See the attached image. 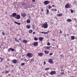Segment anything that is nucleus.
Here are the masks:
<instances>
[{"mask_svg": "<svg viewBox=\"0 0 77 77\" xmlns=\"http://www.w3.org/2000/svg\"><path fill=\"white\" fill-rule=\"evenodd\" d=\"M48 23L47 22H46L44 23L43 24L42 27L44 28V29H47V28H48Z\"/></svg>", "mask_w": 77, "mask_h": 77, "instance_id": "f257e3e1", "label": "nucleus"}, {"mask_svg": "<svg viewBox=\"0 0 77 77\" xmlns=\"http://www.w3.org/2000/svg\"><path fill=\"white\" fill-rule=\"evenodd\" d=\"M20 18H21V16L20 15L18 14L17 15L16 17H15V19H17V20H19V19H20Z\"/></svg>", "mask_w": 77, "mask_h": 77, "instance_id": "f03ea898", "label": "nucleus"}, {"mask_svg": "<svg viewBox=\"0 0 77 77\" xmlns=\"http://www.w3.org/2000/svg\"><path fill=\"white\" fill-rule=\"evenodd\" d=\"M26 55L29 58L30 57H32V53H28L26 54Z\"/></svg>", "mask_w": 77, "mask_h": 77, "instance_id": "7ed1b4c3", "label": "nucleus"}, {"mask_svg": "<svg viewBox=\"0 0 77 77\" xmlns=\"http://www.w3.org/2000/svg\"><path fill=\"white\" fill-rule=\"evenodd\" d=\"M50 1H45L44 2V4L45 5L50 4Z\"/></svg>", "mask_w": 77, "mask_h": 77, "instance_id": "20e7f679", "label": "nucleus"}, {"mask_svg": "<svg viewBox=\"0 0 77 77\" xmlns=\"http://www.w3.org/2000/svg\"><path fill=\"white\" fill-rule=\"evenodd\" d=\"M17 14L16 13H14L11 14V16L12 17H14L15 18V17L17 16Z\"/></svg>", "mask_w": 77, "mask_h": 77, "instance_id": "39448f33", "label": "nucleus"}, {"mask_svg": "<svg viewBox=\"0 0 77 77\" xmlns=\"http://www.w3.org/2000/svg\"><path fill=\"white\" fill-rule=\"evenodd\" d=\"M56 72L55 71H52L50 73H49V74L51 75H53L54 74H56Z\"/></svg>", "mask_w": 77, "mask_h": 77, "instance_id": "423d86ee", "label": "nucleus"}, {"mask_svg": "<svg viewBox=\"0 0 77 77\" xmlns=\"http://www.w3.org/2000/svg\"><path fill=\"white\" fill-rule=\"evenodd\" d=\"M11 50L12 51H14V49L12 48H9L8 49V52H9L10 51H11Z\"/></svg>", "mask_w": 77, "mask_h": 77, "instance_id": "0eeeda50", "label": "nucleus"}, {"mask_svg": "<svg viewBox=\"0 0 77 77\" xmlns=\"http://www.w3.org/2000/svg\"><path fill=\"white\" fill-rule=\"evenodd\" d=\"M11 50L12 51H14V49L12 48H9L8 49V52H9L10 51H11Z\"/></svg>", "mask_w": 77, "mask_h": 77, "instance_id": "6e6552de", "label": "nucleus"}, {"mask_svg": "<svg viewBox=\"0 0 77 77\" xmlns=\"http://www.w3.org/2000/svg\"><path fill=\"white\" fill-rule=\"evenodd\" d=\"M12 62L13 63H14V64H16L17 63V60L16 59H14L13 60H12Z\"/></svg>", "mask_w": 77, "mask_h": 77, "instance_id": "1a4fd4ad", "label": "nucleus"}, {"mask_svg": "<svg viewBox=\"0 0 77 77\" xmlns=\"http://www.w3.org/2000/svg\"><path fill=\"white\" fill-rule=\"evenodd\" d=\"M33 45L34 46H38V43L37 42H35L33 43Z\"/></svg>", "mask_w": 77, "mask_h": 77, "instance_id": "9d476101", "label": "nucleus"}, {"mask_svg": "<svg viewBox=\"0 0 77 77\" xmlns=\"http://www.w3.org/2000/svg\"><path fill=\"white\" fill-rule=\"evenodd\" d=\"M38 54L39 55L40 57H42L43 56V53H38Z\"/></svg>", "mask_w": 77, "mask_h": 77, "instance_id": "9b49d317", "label": "nucleus"}, {"mask_svg": "<svg viewBox=\"0 0 77 77\" xmlns=\"http://www.w3.org/2000/svg\"><path fill=\"white\" fill-rule=\"evenodd\" d=\"M49 63H53V59H51L48 61Z\"/></svg>", "mask_w": 77, "mask_h": 77, "instance_id": "f8f14e48", "label": "nucleus"}, {"mask_svg": "<svg viewBox=\"0 0 77 77\" xmlns=\"http://www.w3.org/2000/svg\"><path fill=\"white\" fill-rule=\"evenodd\" d=\"M44 52L45 54H48L49 53V51L46 50H44Z\"/></svg>", "mask_w": 77, "mask_h": 77, "instance_id": "ddd939ff", "label": "nucleus"}, {"mask_svg": "<svg viewBox=\"0 0 77 77\" xmlns=\"http://www.w3.org/2000/svg\"><path fill=\"white\" fill-rule=\"evenodd\" d=\"M21 16L23 17H25L26 16V14L25 13H22L21 14Z\"/></svg>", "mask_w": 77, "mask_h": 77, "instance_id": "4468645a", "label": "nucleus"}, {"mask_svg": "<svg viewBox=\"0 0 77 77\" xmlns=\"http://www.w3.org/2000/svg\"><path fill=\"white\" fill-rule=\"evenodd\" d=\"M38 40L40 41H42L43 40V37H40L38 38Z\"/></svg>", "mask_w": 77, "mask_h": 77, "instance_id": "2eb2a0df", "label": "nucleus"}, {"mask_svg": "<svg viewBox=\"0 0 77 77\" xmlns=\"http://www.w3.org/2000/svg\"><path fill=\"white\" fill-rule=\"evenodd\" d=\"M69 4H66V6H65V8L66 9H67V8H69Z\"/></svg>", "mask_w": 77, "mask_h": 77, "instance_id": "dca6fc26", "label": "nucleus"}, {"mask_svg": "<svg viewBox=\"0 0 77 77\" xmlns=\"http://www.w3.org/2000/svg\"><path fill=\"white\" fill-rule=\"evenodd\" d=\"M14 23L15 24H17V25H21V23H18V22L17 21H15L14 22Z\"/></svg>", "mask_w": 77, "mask_h": 77, "instance_id": "f3484780", "label": "nucleus"}, {"mask_svg": "<svg viewBox=\"0 0 77 77\" xmlns=\"http://www.w3.org/2000/svg\"><path fill=\"white\" fill-rule=\"evenodd\" d=\"M23 43H25L26 44V43H27V42H28V41L26 40H23Z\"/></svg>", "mask_w": 77, "mask_h": 77, "instance_id": "a211bd4d", "label": "nucleus"}, {"mask_svg": "<svg viewBox=\"0 0 77 77\" xmlns=\"http://www.w3.org/2000/svg\"><path fill=\"white\" fill-rule=\"evenodd\" d=\"M49 32H50V31H48V32H40V33H44V34H47V33H48Z\"/></svg>", "mask_w": 77, "mask_h": 77, "instance_id": "6ab92c4d", "label": "nucleus"}, {"mask_svg": "<svg viewBox=\"0 0 77 77\" xmlns=\"http://www.w3.org/2000/svg\"><path fill=\"white\" fill-rule=\"evenodd\" d=\"M63 15V14L62 13H61L60 14H57V17H61Z\"/></svg>", "mask_w": 77, "mask_h": 77, "instance_id": "aec40b11", "label": "nucleus"}, {"mask_svg": "<svg viewBox=\"0 0 77 77\" xmlns=\"http://www.w3.org/2000/svg\"><path fill=\"white\" fill-rule=\"evenodd\" d=\"M32 32H33V30L32 29H30L29 30V33H30V34H31V33H32Z\"/></svg>", "mask_w": 77, "mask_h": 77, "instance_id": "412c9836", "label": "nucleus"}, {"mask_svg": "<svg viewBox=\"0 0 77 77\" xmlns=\"http://www.w3.org/2000/svg\"><path fill=\"white\" fill-rule=\"evenodd\" d=\"M14 39L15 40V42H19V41H18V40L17 39V38L15 37Z\"/></svg>", "mask_w": 77, "mask_h": 77, "instance_id": "4be33fe9", "label": "nucleus"}, {"mask_svg": "<svg viewBox=\"0 0 77 77\" xmlns=\"http://www.w3.org/2000/svg\"><path fill=\"white\" fill-rule=\"evenodd\" d=\"M67 22H70L72 21V20L71 19H68L67 20Z\"/></svg>", "mask_w": 77, "mask_h": 77, "instance_id": "5701e85b", "label": "nucleus"}, {"mask_svg": "<svg viewBox=\"0 0 77 77\" xmlns=\"http://www.w3.org/2000/svg\"><path fill=\"white\" fill-rule=\"evenodd\" d=\"M51 11H57V9H51Z\"/></svg>", "mask_w": 77, "mask_h": 77, "instance_id": "b1692460", "label": "nucleus"}, {"mask_svg": "<svg viewBox=\"0 0 77 77\" xmlns=\"http://www.w3.org/2000/svg\"><path fill=\"white\" fill-rule=\"evenodd\" d=\"M46 48L47 49H50V47L47 46L46 47L45 46L44 47V48Z\"/></svg>", "mask_w": 77, "mask_h": 77, "instance_id": "393cba45", "label": "nucleus"}, {"mask_svg": "<svg viewBox=\"0 0 77 77\" xmlns=\"http://www.w3.org/2000/svg\"><path fill=\"white\" fill-rule=\"evenodd\" d=\"M71 39L72 40H74V39H75V37L74 36H71Z\"/></svg>", "mask_w": 77, "mask_h": 77, "instance_id": "a878e982", "label": "nucleus"}, {"mask_svg": "<svg viewBox=\"0 0 77 77\" xmlns=\"http://www.w3.org/2000/svg\"><path fill=\"white\" fill-rule=\"evenodd\" d=\"M26 28L27 29H30V26H29V25H27L26 26Z\"/></svg>", "mask_w": 77, "mask_h": 77, "instance_id": "bb28decb", "label": "nucleus"}, {"mask_svg": "<svg viewBox=\"0 0 77 77\" xmlns=\"http://www.w3.org/2000/svg\"><path fill=\"white\" fill-rule=\"evenodd\" d=\"M46 14H49V10L48 9H47Z\"/></svg>", "mask_w": 77, "mask_h": 77, "instance_id": "cd10ccee", "label": "nucleus"}, {"mask_svg": "<svg viewBox=\"0 0 77 77\" xmlns=\"http://www.w3.org/2000/svg\"><path fill=\"white\" fill-rule=\"evenodd\" d=\"M26 22L28 23H30V21L29 20H27Z\"/></svg>", "mask_w": 77, "mask_h": 77, "instance_id": "c85d7f7f", "label": "nucleus"}, {"mask_svg": "<svg viewBox=\"0 0 77 77\" xmlns=\"http://www.w3.org/2000/svg\"><path fill=\"white\" fill-rule=\"evenodd\" d=\"M34 40L35 41H38V38L36 37H35L34 38Z\"/></svg>", "mask_w": 77, "mask_h": 77, "instance_id": "c756f323", "label": "nucleus"}, {"mask_svg": "<svg viewBox=\"0 0 77 77\" xmlns=\"http://www.w3.org/2000/svg\"><path fill=\"white\" fill-rule=\"evenodd\" d=\"M2 61H3L2 58H1V57H0V62H2Z\"/></svg>", "mask_w": 77, "mask_h": 77, "instance_id": "7c9ffc66", "label": "nucleus"}, {"mask_svg": "<svg viewBox=\"0 0 77 77\" xmlns=\"http://www.w3.org/2000/svg\"><path fill=\"white\" fill-rule=\"evenodd\" d=\"M9 72V71L7 70L5 71V74H8V73Z\"/></svg>", "mask_w": 77, "mask_h": 77, "instance_id": "2f4dec72", "label": "nucleus"}, {"mask_svg": "<svg viewBox=\"0 0 77 77\" xmlns=\"http://www.w3.org/2000/svg\"><path fill=\"white\" fill-rule=\"evenodd\" d=\"M60 74H62V75H65V73H64V72H61L60 73Z\"/></svg>", "mask_w": 77, "mask_h": 77, "instance_id": "473e14b6", "label": "nucleus"}, {"mask_svg": "<svg viewBox=\"0 0 77 77\" xmlns=\"http://www.w3.org/2000/svg\"><path fill=\"white\" fill-rule=\"evenodd\" d=\"M70 11H71V13H73V12H74V11H73V10H72V9H70Z\"/></svg>", "mask_w": 77, "mask_h": 77, "instance_id": "72a5a7b5", "label": "nucleus"}, {"mask_svg": "<svg viewBox=\"0 0 77 77\" xmlns=\"http://www.w3.org/2000/svg\"><path fill=\"white\" fill-rule=\"evenodd\" d=\"M51 8V5H49L48 6V8L49 9H50Z\"/></svg>", "mask_w": 77, "mask_h": 77, "instance_id": "f704fd0d", "label": "nucleus"}, {"mask_svg": "<svg viewBox=\"0 0 77 77\" xmlns=\"http://www.w3.org/2000/svg\"><path fill=\"white\" fill-rule=\"evenodd\" d=\"M2 35L3 36H4V35H5V32H4V31H2Z\"/></svg>", "mask_w": 77, "mask_h": 77, "instance_id": "c9c22d12", "label": "nucleus"}, {"mask_svg": "<svg viewBox=\"0 0 77 77\" xmlns=\"http://www.w3.org/2000/svg\"><path fill=\"white\" fill-rule=\"evenodd\" d=\"M25 65V63H21V65L22 66H24V65Z\"/></svg>", "mask_w": 77, "mask_h": 77, "instance_id": "e433bc0d", "label": "nucleus"}, {"mask_svg": "<svg viewBox=\"0 0 77 77\" xmlns=\"http://www.w3.org/2000/svg\"><path fill=\"white\" fill-rule=\"evenodd\" d=\"M49 69H50V68H46L45 69V70H49Z\"/></svg>", "mask_w": 77, "mask_h": 77, "instance_id": "4c0bfd02", "label": "nucleus"}, {"mask_svg": "<svg viewBox=\"0 0 77 77\" xmlns=\"http://www.w3.org/2000/svg\"><path fill=\"white\" fill-rule=\"evenodd\" d=\"M47 45L48 46L50 45V42H48L47 43Z\"/></svg>", "mask_w": 77, "mask_h": 77, "instance_id": "58836bf2", "label": "nucleus"}, {"mask_svg": "<svg viewBox=\"0 0 77 77\" xmlns=\"http://www.w3.org/2000/svg\"><path fill=\"white\" fill-rule=\"evenodd\" d=\"M72 20H74V21H76L77 20V19H76L75 18H73L72 19Z\"/></svg>", "mask_w": 77, "mask_h": 77, "instance_id": "ea45409f", "label": "nucleus"}, {"mask_svg": "<svg viewBox=\"0 0 77 77\" xmlns=\"http://www.w3.org/2000/svg\"><path fill=\"white\" fill-rule=\"evenodd\" d=\"M60 32H59V33H62V32L61 30L60 29Z\"/></svg>", "mask_w": 77, "mask_h": 77, "instance_id": "a19ab883", "label": "nucleus"}, {"mask_svg": "<svg viewBox=\"0 0 77 77\" xmlns=\"http://www.w3.org/2000/svg\"><path fill=\"white\" fill-rule=\"evenodd\" d=\"M49 55L50 56H51V55H53V53H51L49 54Z\"/></svg>", "mask_w": 77, "mask_h": 77, "instance_id": "79ce46f5", "label": "nucleus"}, {"mask_svg": "<svg viewBox=\"0 0 77 77\" xmlns=\"http://www.w3.org/2000/svg\"><path fill=\"white\" fill-rule=\"evenodd\" d=\"M44 63L43 64V65H45V64H46V62H44Z\"/></svg>", "mask_w": 77, "mask_h": 77, "instance_id": "37998d69", "label": "nucleus"}, {"mask_svg": "<svg viewBox=\"0 0 77 77\" xmlns=\"http://www.w3.org/2000/svg\"><path fill=\"white\" fill-rule=\"evenodd\" d=\"M60 71L61 72H63V69H60Z\"/></svg>", "mask_w": 77, "mask_h": 77, "instance_id": "c03bdc74", "label": "nucleus"}, {"mask_svg": "<svg viewBox=\"0 0 77 77\" xmlns=\"http://www.w3.org/2000/svg\"><path fill=\"white\" fill-rule=\"evenodd\" d=\"M32 33H33V35H35V34L36 33L35 32H33Z\"/></svg>", "mask_w": 77, "mask_h": 77, "instance_id": "a18cd8bd", "label": "nucleus"}, {"mask_svg": "<svg viewBox=\"0 0 77 77\" xmlns=\"http://www.w3.org/2000/svg\"><path fill=\"white\" fill-rule=\"evenodd\" d=\"M7 60H8V61H10L11 60L9 59V58H8Z\"/></svg>", "mask_w": 77, "mask_h": 77, "instance_id": "49530a36", "label": "nucleus"}, {"mask_svg": "<svg viewBox=\"0 0 77 77\" xmlns=\"http://www.w3.org/2000/svg\"><path fill=\"white\" fill-rule=\"evenodd\" d=\"M35 2V0H32V2Z\"/></svg>", "mask_w": 77, "mask_h": 77, "instance_id": "de8ad7c7", "label": "nucleus"}, {"mask_svg": "<svg viewBox=\"0 0 77 77\" xmlns=\"http://www.w3.org/2000/svg\"><path fill=\"white\" fill-rule=\"evenodd\" d=\"M41 11H42V12H43V11H44V10L43 9H42L41 10Z\"/></svg>", "mask_w": 77, "mask_h": 77, "instance_id": "09e8293b", "label": "nucleus"}, {"mask_svg": "<svg viewBox=\"0 0 77 77\" xmlns=\"http://www.w3.org/2000/svg\"><path fill=\"white\" fill-rule=\"evenodd\" d=\"M52 7H54V6H55V5H52Z\"/></svg>", "mask_w": 77, "mask_h": 77, "instance_id": "8fccbe9b", "label": "nucleus"}, {"mask_svg": "<svg viewBox=\"0 0 77 77\" xmlns=\"http://www.w3.org/2000/svg\"><path fill=\"white\" fill-rule=\"evenodd\" d=\"M19 40H21V38H20L19 39Z\"/></svg>", "mask_w": 77, "mask_h": 77, "instance_id": "3c124183", "label": "nucleus"}, {"mask_svg": "<svg viewBox=\"0 0 77 77\" xmlns=\"http://www.w3.org/2000/svg\"><path fill=\"white\" fill-rule=\"evenodd\" d=\"M53 41H55V39H53Z\"/></svg>", "mask_w": 77, "mask_h": 77, "instance_id": "603ef678", "label": "nucleus"}, {"mask_svg": "<svg viewBox=\"0 0 77 77\" xmlns=\"http://www.w3.org/2000/svg\"><path fill=\"white\" fill-rule=\"evenodd\" d=\"M8 76H10L11 75L10 74H8Z\"/></svg>", "mask_w": 77, "mask_h": 77, "instance_id": "864d4df0", "label": "nucleus"}, {"mask_svg": "<svg viewBox=\"0 0 77 77\" xmlns=\"http://www.w3.org/2000/svg\"><path fill=\"white\" fill-rule=\"evenodd\" d=\"M33 61V59H32L31 60V61Z\"/></svg>", "mask_w": 77, "mask_h": 77, "instance_id": "5fc2aeb1", "label": "nucleus"}, {"mask_svg": "<svg viewBox=\"0 0 77 77\" xmlns=\"http://www.w3.org/2000/svg\"><path fill=\"white\" fill-rule=\"evenodd\" d=\"M61 69H63V67H61Z\"/></svg>", "mask_w": 77, "mask_h": 77, "instance_id": "6e6d98bb", "label": "nucleus"}, {"mask_svg": "<svg viewBox=\"0 0 77 77\" xmlns=\"http://www.w3.org/2000/svg\"><path fill=\"white\" fill-rule=\"evenodd\" d=\"M70 77H74L73 76H71Z\"/></svg>", "mask_w": 77, "mask_h": 77, "instance_id": "4d7b16f0", "label": "nucleus"}, {"mask_svg": "<svg viewBox=\"0 0 77 77\" xmlns=\"http://www.w3.org/2000/svg\"><path fill=\"white\" fill-rule=\"evenodd\" d=\"M22 56H24V55H23Z\"/></svg>", "mask_w": 77, "mask_h": 77, "instance_id": "13d9d810", "label": "nucleus"}]
</instances>
